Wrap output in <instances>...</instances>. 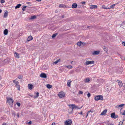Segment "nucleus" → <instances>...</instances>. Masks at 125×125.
Listing matches in <instances>:
<instances>
[{
	"instance_id": "f257e3e1",
	"label": "nucleus",
	"mask_w": 125,
	"mask_h": 125,
	"mask_svg": "<svg viewBox=\"0 0 125 125\" xmlns=\"http://www.w3.org/2000/svg\"><path fill=\"white\" fill-rule=\"evenodd\" d=\"M6 99H7V103H8L9 105H10L12 106L14 102V101L12 99L8 97H7Z\"/></svg>"
},
{
	"instance_id": "f03ea898",
	"label": "nucleus",
	"mask_w": 125,
	"mask_h": 125,
	"mask_svg": "<svg viewBox=\"0 0 125 125\" xmlns=\"http://www.w3.org/2000/svg\"><path fill=\"white\" fill-rule=\"evenodd\" d=\"M94 99L96 101H98L99 100H103V97L102 95H98L95 97Z\"/></svg>"
},
{
	"instance_id": "7ed1b4c3",
	"label": "nucleus",
	"mask_w": 125,
	"mask_h": 125,
	"mask_svg": "<svg viewBox=\"0 0 125 125\" xmlns=\"http://www.w3.org/2000/svg\"><path fill=\"white\" fill-rule=\"evenodd\" d=\"M118 116L117 115H115V113L114 112L112 113L111 115V117L114 119L117 118Z\"/></svg>"
},
{
	"instance_id": "20e7f679",
	"label": "nucleus",
	"mask_w": 125,
	"mask_h": 125,
	"mask_svg": "<svg viewBox=\"0 0 125 125\" xmlns=\"http://www.w3.org/2000/svg\"><path fill=\"white\" fill-rule=\"evenodd\" d=\"M72 104H70L69 105H68L69 106H72V107H70L69 108V110H70V109H71V112H69L70 113H72V112H73V109L75 108L74 106V105H72Z\"/></svg>"
},
{
	"instance_id": "39448f33",
	"label": "nucleus",
	"mask_w": 125,
	"mask_h": 125,
	"mask_svg": "<svg viewBox=\"0 0 125 125\" xmlns=\"http://www.w3.org/2000/svg\"><path fill=\"white\" fill-rule=\"evenodd\" d=\"M94 63V61H87L85 63V65H87L89 64H93Z\"/></svg>"
},
{
	"instance_id": "423d86ee",
	"label": "nucleus",
	"mask_w": 125,
	"mask_h": 125,
	"mask_svg": "<svg viewBox=\"0 0 125 125\" xmlns=\"http://www.w3.org/2000/svg\"><path fill=\"white\" fill-rule=\"evenodd\" d=\"M72 123V121L71 120L69 119V120H66L65 122V125H71V123Z\"/></svg>"
},
{
	"instance_id": "0eeeda50",
	"label": "nucleus",
	"mask_w": 125,
	"mask_h": 125,
	"mask_svg": "<svg viewBox=\"0 0 125 125\" xmlns=\"http://www.w3.org/2000/svg\"><path fill=\"white\" fill-rule=\"evenodd\" d=\"M100 51H94L92 52V55H97L99 54Z\"/></svg>"
},
{
	"instance_id": "6e6552de",
	"label": "nucleus",
	"mask_w": 125,
	"mask_h": 125,
	"mask_svg": "<svg viewBox=\"0 0 125 125\" xmlns=\"http://www.w3.org/2000/svg\"><path fill=\"white\" fill-rule=\"evenodd\" d=\"M40 76L44 78H46L47 77L46 74L44 73H41L40 75Z\"/></svg>"
},
{
	"instance_id": "1a4fd4ad",
	"label": "nucleus",
	"mask_w": 125,
	"mask_h": 125,
	"mask_svg": "<svg viewBox=\"0 0 125 125\" xmlns=\"http://www.w3.org/2000/svg\"><path fill=\"white\" fill-rule=\"evenodd\" d=\"M123 70L122 68H118L117 70V72L119 73H121L123 72Z\"/></svg>"
},
{
	"instance_id": "9d476101",
	"label": "nucleus",
	"mask_w": 125,
	"mask_h": 125,
	"mask_svg": "<svg viewBox=\"0 0 125 125\" xmlns=\"http://www.w3.org/2000/svg\"><path fill=\"white\" fill-rule=\"evenodd\" d=\"M58 96L60 98H62L64 97L65 96L64 94L62 92H60L58 94Z\"/></svg>"
},
{
	"instance_id": "9b49d317",
	"label": "nucleus",
	"mask_w": 125,
	"mask_h": 125,
	"mask_svg": "<svg viewBox=\"0 0 125 125\" xmlns=\"http://www.w3.org/2000/svg\"><path fill=\"white\" fill-rule=\"evenodd\" d=\"M97 7V6L96 5H92L90 7V9H96Z\"/></svg>"
},
{
	"instance_id": "f8f14e48",
	"label": "nucleus",
	"mask_w": 125,
	"mask_h": 125,
	"mask_svg": "<svg viewBox=\"0 0 125 125\" xmlns=\"http://www.w3.org/2000/svg\"><path fill=\"white\" fill-rule=\"evenodd\" d=\"M77 4L76 3H73L72 5V8H75L77 7Z\"/></svg>"
},
{
	"instance_id": "ddd939ff",
	"label": "nucleus",
	"mask_w": 125,
	"mask_h": 125,
	"mask_svg": "<svg viewBox=\"0 0 125 125\" xmlns=\"http://www.w3.org/2000/svg\"><path fill=\"white\" fill-rule=\"evenodd\" d=\"M28 88L30 90H31L32 88L33 85L31 84H29L28 85Z\"/></svg>"
},
{
	"instance_id": "4468645a",
	"label": "nucleus",
	"mask_w": 125,
	"mask_h": 125,
	"mask_svg": "<svg viewBox=\"0 0 125 125\" xmlns=\"http://www.w3.org/2000/svg\"><path fill=\"white\" fill-rule=\"evenodd\" d=\"M33 39V38L32 36L30 35V36H29L27 39V41H30Z\"/></svg>"
},
{
	"instance_id": "2eb2a0df",
	"label": "nucleus",
	"mask_w": 125,
	"mask_h": 125,
	"mask_svg": "<svg viewBox=\"0 0 125 125\" xmlns=\"http://www.w3.org/2000/svg\"><path fill=\"white\" fill-rule=\"evenodd\" d=\"M14 55L15 57L16 58H19V54L18 53L15 52L14 53Z\"/></svg>"
},
{
	"instance_id": "dca6fc26",
	"label": "nucleus",
	"mask_w": 125,
	"mask_h": 125,
	"mask_svg": "<svg viewBox=\"0 0 125 125\" xmlns=\"http://www.w3.org/2000/svg\"><path fill=\"white\" fill-rule=\"evenodd\" d=\"M72 105H74L75 109H81L83 107V105L81 107L79 108L78 106H77L75 105V104H72Z\"/></svg>"
},
{
	"instance_id": "f3484780",
	"label": "nucleus",
	"mask_w": 125,
	"mask_h": 125,
	"mask_svg": "<svg viewBox=\"0 0 125 125\" xmlns=\"http://www.w3.org/2000/svg\"><path fill=\"white\" fill-rule=\"evenodd\" d=\"M8 33V31L7 29H5L4 31V34L5 35H7Z\"/></svg>"
},
{
	"instance_id": "a211bd4d",
	"label": "nucleus",
	"mask_w": 125,
	"mask_h": 125,
	"mask_svg": "<svg viewBox=\"0 0 125 125\" xmlns=\"http://www.w3.org/2000/svg\"><path fill=\"white\" fill-rule=\"evenodd\" d=\"M107 111V109H105L101 113L100 115H104L106 113Z\"/></svg>"
},
{
	"instance_id": "6ab92c4d",
	"label": "nucleus",
	"mask_w": 125,
	"mask_h": 125,
	"mask_svg": "<svg viewBox=\"0 0 125 125\" xmlns=\"http://www.w3.org/2000/svg\"><path fill=\"white\" fill-rule=\"evenodd\" d=\"M71 80H69L67 83V85L68 86L70 87L71 86Z\"/></svg>"
},
{
	"instance_id": "aec40b11",
	"label": "nucleus",
	"mask_w": 125,
	"mask_h": 125,
	"mask_svg": "<svg viewBox=\"0 0 125 125\" xmlns=\"http://www.w3.org/2000/svg\"><path fill=\"white\" fill-rule=\"evenodd\" d=\"M59 8H65L66 7V6L64 4H60L59 6Z\"/></svg>"
},
{
	"instance_id": "412c9836",
	"label": "nucleus",
	"mask_w": 125,
	"mask_h": 125,
	"mask_svg": "<svg viewBox=\"0 0 125 125\" xmlns=\"http://www.w3.org/2000/svg\"><path fill=\"white\" fill-rule=\"evenodd\" d=\"M8 15V12L7 11L5 12L4 14L3 17L4 18H6Z\"/></svg>"
},
{
	"instance_id": "4be33fe9",
	"label": "nucleus",
	"mask_w": 125,
	"mask_h": 125,
	"mask_svg": "<svg viewBox=\"0 0 125 125\" xmlns=\"http://www.w3.org/2000/svg\"><path fill=\"white\" fill-rule=\"evenodd\" d=\"M84 81L85 83H88L90 81V80L89 78H86L84 80Z\"/></svg>"
},
{
	"instance_id": "5701e85b",
	"label": "nucleus",
	"mask_w": 125,
	"mask_h": 125,
	"mask_svg": "<svg viewBox=\"0 0 125 125\" xmlns=\"http://www.w3.org/2000/svg\"><path fill=\"white\" fill-rule=\"evenodd\" d=\"M118 84L119 85L120 87H121L123 85V83H122V82L119 81L118 83Z\"/></svg>"
},
{
	"instance_id": "b1692460",
	"label": "nucleus",
	"mask_w": 125,
	"mask_h": 125,
	"mask_svg": "<svg viewBox=\"0 0 125 125\" xmlns=\"http://www.w3.org/2000/svg\"><path fill=\"white\" fill-rule=\"evenodd\" d=\"M21 4H17L15 7V8L16 9H18L21 6Z\"/></svg>"
},
{
	"instance_id": "393cba45",
	"label": "nucleus",
	"mask_w": 125,
	"mask_h": 125,
	"mask_svg": "<svg viewBox=\"0 0 125 125\" xmlns=\"http://www.w3.org/2000/svg\"><path fill=\"white\" fill-rule=\"evenodd\" d=\"M39 93L38 92H37V93H36V95L35 96H34V98H37V97H38L39 95Z\"/></svg>"
},
{
	"instance_id": "a878e982",
	"label": "nucleus",
	"mask_w": 125,
	"mask_h": 125,
	"mask_svg": "<svg viewBox=\"0 0 125 125\" xmlns=\"http://www.w3.org/2000/svg\"><path fill=\"white\" fill-rule=\"evenodd\" d=\"M81 42L80 41L77 43V45L79 47L81 46Z\"/></svg>"
},
{
	"instance_id": "bb28decb",
	"label": "nucleus",
	"mask_w": 125,
	"mask_h": 125,
	"mask_svg": "<svg viewBox=\"0 0 125 125\" xmlns=\"http://www.w3.org/2000/svg\"><path fill=\"white\" fill-rule=\"evenodd\" d=\"M46 86L48 88L50 89L51 88L52 86V85L49 84H47L46 85Z\"/></svg>"
},
{
	"instance_id": "cd10ccee",
	"label": "nucleus",
	"mask_w": 125,
	"mask_h": 125,
	"mask_svg": "<svg viewBox=\"0 0 125 125\" xmlns=\"http://www.w3.org/2000/svg\"><path fill=\"white\" fill-rule=\"evenodd\" d=\"M58 34L57 33H56L53 34L52 36V38H53L55 37Z\"/></svg>"
},
{
	"instance_id": "c85d7f7f",
	"label": "nucleus",
	"mask_w": 125,
	"mask_h": 125,
	"mask_svg": "<svg viewBox=\"0 0 125 125\" xmlns=\"http://www.w3.org/2000/svg\"><path fill=\"white\" fill-rule=\"evenodd\" d=\"M125 105V104H122L119 105L118 106H116V107H117L118 106L119 107H122L124 106V105Z\"/></svg>"
},
{
	"instance_id": "c756f323",
	"label": "nucleus",
	"mask_w": 125,
	"mask_h": 125,
	"mask_svg": "<svg viewBox=\"0 0 125 125\" xmlns=\"http://www.w3.org/2000/svg\"><path fill=\"white\" fill-rule=\"evenodd\" d=\"M81 46L82 47L84 46L86 44L85 43L83 42H81Z\"/></svg>"
},
{
	"instance_id": "7c9ffc66",
	"label": "nucleus",
	"mask_w": 125,
	"mask_h": 125,
	"mask_svg": "<svg viewBox=\"0 0 125 125\" xmlns=\"http://www.w3.org/2000/svg\"><path fill=\"white\" fill-rule=\"evenodd\" d=\"M36 18V17L35 15L33 16H31V19H35Z\"/></svg>"
},
{
	"instance_id": "2f4dec72",
	"label": "nucleus",
	"mask_w": 125,
	"mask_h": 125,
	"mask_svg": "<svg viewBox=\"0 0 125 125\" xmlns=\"http://www.w3.org/2000/svg\"><path fill=\"white\" fill-rule=\"evenodd\" d=\"M66 67L69 69H71L73 68L72 66L71 65H69L68 66H66Z\"/></svg>"
},
{
	"instance_id": "473e14b6",
	"label": "nucleus",
	"mask_w": 125,
	"mask_h": 125,
	"mask_svg": "<svg viewBox=\"0 0 125 125\" xmlns=\"http://www.w3.org/2000/svg\"><path fill=\"white\" fill-rule=\"evenodd\" d=\"M13 82L14 83H15V84H16V85H17V84H18L19 83V82L18 81H16L15 80H14L13 81Z\"/></svg>"
},
{
	"instance_id": "72a5a7b5",
	"label": "nucleus",
	"mask_w": 125,
	"mask_h": 125,
	"mask_svg": "<svg viewBox=\"0 0 125 125\" xmlns=\"http://www.w3.org/2000/svg\"><path fill=\"white\" fill-rule=\"evenodd\" d=\"M60 61V59H59L58 60H57L56 61L54 62V63L55 64H56L58 63L59 61Z\"/></svg>"
},
{
	"instance_id": "f704fd0d",
	"label": "nucleus",
	"mask_w": 125,
	"mask_h": 125,
	"mask_svg": "<svg viewBox=\"0 0 125 125\" xmlns=\"http://www.w3.org/2000/svg\"><path fill=\"white\" fill-rule=\"evenodd\" d=\"M124 121V120H123L122 121H120L119 122V123L118 124V125H122L123 124Z\"/></svg>"
},
{
	"instance_id": "c9c22d12",
	"label": "nucleus",
	"mask_w": 125,
	"mask_h": 125,
	"mask_svg": "<svg viewBox=\"0 0 125 125\" xmlns=\"http://www.w3.org/2000/svg\"><path fill=\"white\" fill-rule=\"evenodd\" d=\"M102 7L104 9H109V8H107V7H106L105 6H104V5L102 6Z\"/></svg>"
},
{
	"instance_id": "e433bc0d",
	"label": "nucleus",
	"mask_w": 125,
	"mask_h": 125,
	"mask_svg": "<svg viewBox=\"0 0 125 125\" xmlns=\"http://www.w3.org/2000/svg\"><path fill=\"white\" fill-rule=\"evenodd\" d=\"M16 87L18 88V89L19 90H20V86L19 85L17 84V85H16Z\"/></svg>"
},
{
	"instance_id": "4c0bfd02",
	"label": "nucleus",
	"mask_w": 125,
	"mask_h": 125,
	"mask_svg": "<svg viewBox=\"0 0 125 125\" xmlns=\"http://www.w3.org/2000/svg\"><path fill=\"white\" fill-rule=\"evenodd\" d=\"M22 75H20L19 76L18 78L20 79H21L22 78Z\"/></svg>"
},
{
	"instance_id": "58836bf2",
	"label": "nucleus",
	"mask_w": 125,
	"mask_h": 125,
	"mask_svg": "<svg viewBox=\"0 0 125 125\" xmlns=\"http://www.w3.org/2000/svg\"><path fill=\"white\" fill-rule=\"evenodd\" d=\"M27 7L26 6H24L22 9V10L23 11H24L25 10V8Z\"/></svg>"
},
{
	"instance_id": "ea45409f",
	"label": "nucleus",
	"mask_w": 125,
	"mask_h": 125,
	"mask_svg": "<svg viewBox=\"0 0 125 125\" xmlns=\"http://www.w3.org/2000/svg\"><path fill=\"white\" fill-rule=\"evenodd\" d=\"M115 4H113V5H112L111 6H110V8H114V7H113L115 6Z\"/></svg>"
},
{
	"instance_id": "a19ab883",
	"label": "nucleus",
	"mask_w": 125,
	"mask_h": 125,
	"mask_svg": "<svg viewBox=\"0 0 125 125\" xmlns=\"http://www.w3.org/2000/svg\"><path fill=\"white\" fill-rule=\"evenodd\" d=\"M16 104L19 107L20 106L21 104L20 103L17 102L16 103Z\"/></svg>"
},
{
	"instance_id": "79ce46f5",
	"label": "nucleus",
	"mask_w": 125,
	"mask_h": 125,
	"mask_svg": "<svg viewBox=\"0 0 125 125\" xmlns=\"http://www.w3.org/2000/svg\"><path fill=\"white\" fill-rule=\"evenodd\" d=\"M104 50L105 52H107V48H106V47L104 48Z\"/></svg>"
},
{
	"instance_id": "37998d69",
	"label": "nucleus",
	"mask_w": 125,
	"mask_h": 125,
	"mask_svg": "<svg viewBox=\"0 0 125 125\" xmlns=\"http://www.w3.org/2000/svg\"><path fill=\"white\" fill-rule=\"evenodd\" d=\"M83 93V92L82 91H80L79 92V94H82Z\"/></svg>"
},
{
	"instance_id": "c03bdc74",
	"label": "nucleus",
	"mask_w": 125,
	"mask_h": 125,
	"mask_svg": "<svg viewBox=\"0 0 125 125\" xmlns=\"http://www.w3.org/2000/svg\"><path fill=\"white\" fill-rule=\"evenodd\" d=\"M87 96L88 97H90L91 96V94L90 93H88L87 94Z\"/></svg>"
},
{
	"instance_id": "a18cd8bd",
	"label": "nucleus",
	"mask_w": 125,
	"mask_h": 125,
	"mask_svg": "<svg viewBox=\"0 0 125 125\" xmlns=\"http://www.w3.org/2000/svg\"><path fill=\"white\" fill-rule=\"evenodd\" d=\"M4 0H1V3H3L5 2Z\"/></svg>"
},
{
	"instance_id": "49530a36",
	"label": "nucleus",
	"mask_w": 125,
	"mask_h": 125,
	"mask_svg": "<svg viewBox=\"0 0 125 125\" xmlns=\"http://www.w3.org/2000/svg\"><path fill=\"white\" fill-rule=\"evenodd\" d=\"M81 3L82 4H85L86 3V2L85 1H82L81 2Z\"/></svg>"
},
{
	"instance_id": "de8ad7c7",
	"label": "nucleus",
	"mask_w": 125,
	"mask_h": 125,
	"mask_svg": "<svg viewBox=\"0 0 125 125\" xmlns=\"http://www.w3.org/2000/svg\"><path fill=\"white\" fill-rule=\"evenodd\" d=\"M31 5H28L26 6L27 7H29V8H31Z\"/></svg>"
},
{
	"instance_id": "09e8293b",
	"label": "nucleus",
	"mask_w": 125,
	"mask_h": 125,
	"mask_svg": "<svg viewBox=\"0 0 125 125\" xmlns=\"http://www.w3.org/2000/svg\"><path fill=\"white\" fill-rule=\"evenodd\" d=\"M122 45L123 46H125V42H123L122 43Z\"/></svg>"
},
{
	"instance_id": "8fccbe9b",
	"label": "nucleus",
	"mask_w": 125,
	"mask_h": 125,
	"mask_svg": "<svg viewBox=\"0 0 125 125\" xmlns=\"http://www.w3.org/2000/svg\"><path fill=\"white\" fill-rule=\"evenodd\" d=\"M122 115H125V110L124 111V112L122 113Z\"/></svg>"
},
{
	"instance_id": "3c124183",
	"label": "nucleus",
	"mask_w": 125,
	"mask_h": 125,
	"mask_svg": "<svg viewBox=\"0 0 125 125\" xmlns=\"http://www.w3.org/2000/svg\"><path fill=\"white\" fill-rule=\"evenodd\" d=\"M28 124L29 125H31V121H30L28 123Z\"/></svg>"
},
{
	"instance_id": "603ef678",
	"label": "nucleus",
	"mask_w": 125,
	"mask_h": 125,
	"mask_svg": "<svg viewBox=\"0 0 125 125\" xmlns=\"http://www.w3.org/2000/svg\"><path fill=\"white\" fill-rule=\"evenodd\" d=\"M93 112L91 111V110H90L88 112V114L90 112H91L92 113Z\"/></svg>"
},
{
	"instance_id": "864d4df0",
	"label": "nucleus",
	"mask_w": 125,
	"mask_h": 125,
	"mask_svg": "<svg viewBox=\"0 0 125 125\" xmlns=\"http://www.w3.org/2000/svg\"><path fill=\"white\" fill-rule=\"evenodd\" d=\"M55 123L54 122H53L52 123L51 125H55Z\"/></svg>"
},
{
	"instance_id": "5fc2aeb1",
	"label": "nucleus",
	"mask_w": 125,
	"mask_h": 125,
	"mask_svg": "<svg viewBox=\"0 0 125 125\" xmlns=\"http://www.w3.org/2000/svg\"><path fill=\"white\" fill-rule=\"evenodd\" d=\"M30 95V96H31V97H34V96H33V95L32 94H31V95Z\"/></svg>"
},
{
	"instance_id": "6e6d98bb",
	"label": "nucleus",
	"mask_w": 125,
	"mask_h": 125,
	"mask_svg": "<svg viewBox=\"0 0 125 125\" xmlns=\"http://www.w3.org/2000/svg\"><path fill=\"white\" fill-rule=\"evenodd\" d=\"M62 18H64V15H63L62 16Z\"/></svg>"
},
{
	"instance_id": "4d7b16f0",
	"label": "nucleus",
	"mask_w": 125,
	"mask_h": 125,
	"mask_svg": "<svg viewBox=\"0 0 125 125\" xmlns=\"http://www.w3.org/2000/svg\"><path fill=\"white\" fill-rule=\"evenodd\" d=\"M3 125H6V123H4L3 124Z\"/></svg>"
},
{
	"instance_id": "13d9d810",
	"label": "nucleus",
	"mask_w": 125,
	"mask_h": 125,
	"mask_svg": "<svg viewBox=\"0 0 125 125\" xmlns=\"http://www.w3.org/2000/svg\"><path fill=\"white\" fill-rule=\"evenodd\" d=\"M42 0H36V1H37L39 2L41 1Z\"/></svg>"
},
{
	"instance_id": "bf43d9fd",
	"label": "nucleus",
	"mask_w": 125,
	"mask_h": 125,
	"mask_svg": "<svg viewBox=\"0 0 125 125\" xmlns=\"http://www.w3.org/2000/svg\"><path fill=\"white\" fill-rule=\"evenodd\" d=\"M79 114L81 115H82V112L81 111L80 112Z\"/></svg>"
},
{
	"instance_id": "052dcab7",
	"label": "nucleus",
	"mask_w": 125,
	"mask_h": 125,
	"mask_svg": "<svg viewBox=\"0 0 125 125\" xmlns=\"http://www.w3.org/2000/svg\"><path fill=\"white\" fill-rule=\"evenodd\" d=\"M17 116L19 118V114L18 113L17 114Z\"/></svg>"
},
{
	"instance_id": "680f3d73",
	"label": "nucleus",
	"mask_w": 125,
	"mask_h": 125,
	"mask_svg": "<svg viewBox=\"0 0 125 125\" xmlns=\"http://www.w3.org/2000/svg\"><path fill=\"white\" fill-rule=\"evenodd\" d=\"M2 11V10L0 9V13Z\"/></svg>"
},
{
	"instance_id": "e2e57ef3",
	"label": "nucleus",
	"mask_w": 125,
	"mask_h": 125,
	"mask_svg": "<svg viewBox=\"0 0 125 125\" xmlns=\"http://www.w3.org/2000/svg\"><path fill=\"white\" fill-rule=\"evenodd\" d=\"M124 24H125V21H123L122 22Z\"/></svg>"
},
{
	"instance_id": "0e129e2a",
	"label": "nucleus",
	"mask_w": 125,
	"mask_h": 125,
	"mask_svg": "<svg viewBox=\"0 0 125 125\" xmlns=\"http://www.w3.org/2000/svg\"><path fill=\"white\" fill-rule=\"evenodd\" d=\"M26 3H27V4H29V3H30V2H27Z\"/></svg>"
},
{
	"instance_id": "69168bd1",
	"label": "nucleus",
	"mask_w": 125,
	"mask_h": 125,
	"mask_svg": "<svg viewBox=\"0 0 125 125\" xmlns=\"http://www.w3.org/2000/svg\"><path fill=\"white\" fill-rule=\"evenodd\" d=\"M58 12V10H56L55 11V12Z\"/></svg>"
},
{
	"instance_id": "338daca9",
	"label": "nucleus",
	"mask_w": 125,
	"mask_h": 125,
	"mask_svg": "<svg viewBox=\"0 0 125 125\" xmlns=\"http://www.w3.org/2000/svg\"><path fill=\"white\" fill-rule=\"evenodd\" d=\"M88 113H87V115H86V118L87 117V116H88Z\"/></svg>"
},
{
	"instance_id": "774afa93",
	"label": "nucleus",
	"mask_w": 125,
	"mask_h": 125,
	"mask_svg": "<svg viewBox=\"0 0 125 125\" xmlns=\"http://www.w3.org/2000/svg\"><path fill=\"white\" fill-rule=\"evenodd\" d=\"M113 125V124H111V125Z\"/></svg>"
}]
</instances>
